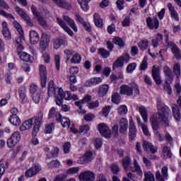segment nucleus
<instances>
[{
    "label": "nucleus",
    "instance_id": "f257e3e1",
    "mask_svg": "<svg viewBox=\"0 0 181 181\" xmlns=\"http://www.w3.org/2000/svg\"><path fill=\"white\" fill-rule=\"evenodd\" d=\"M157 108L158 112L153 115L150 118V122H151V127L154 132V135L156 138H158V141L162 142L165 139L160 133L158 132L159 129V122H160L163 127L165 128L169 127V117H170V109L169 107L165 105L162 102V99H157Z\"/></svg>",
    "mask_w": 181,
    "mask_h": 181
},
{
    "label": "nucleus",
    "instance_id": "f03ea898",
    "mask_svg": "<svg viewBox=\"0 0 181 181\" xmlns=\"http://www.w3.org/2000/svg\"><path fill=\"white\" fill-rule=\"evenodd\" d=\"M42 119H43V113L40 112L37 117H33L32 119L25 121L20 127V131H28L32 128V125H35L33 128V135L37 134L39 131V127L42 124Z\"/></svg>",
    "mask_w": 181,
    "mask_h": 181
},
{
    "label": "nucleus",
    "instance_id": "7ed1b4c3",
    "mask_svg": "<svg viewBox=\"0 0 181 181\" xmlns=\"http://www.w3.org/2000/svg\"><path fill=\"white\" fill-rule=\"evenodd\" d=\"M122 165L126 172L131 170L132 172H136L139 176H142V170L136 161H134V167H131V158L129 157H125L123 159Z\"/></svg>",
    "mask_w": 181,
    "mask_h": 181
},
{
    "label": "nucleus",
    "instance_id": "20e7f679",
    "mask_svg": "<svg viewBox=\"0 0 181 181\" xmlns=\"http://www.w3.org/2000/svg\"><path fill=\"white\" fill-rule=\"evenodd\" d=\"M134 91L135 94H139V88L138 87V85L135 83V82H133L128 85H122L120 87V94H124V95H127L129 97H131L132 94H134Z\"/></svg>",
    "mask_w": 181,
    "mask_h": 181
},
{
    "label": "nucleus",
    "instance_id": "39448f33",
    "mask_svg": "<svg viewBox=\"0 0 181 181\" xmlns=\"http://www.w3.org/2000/svg\"><path fill=\"white\" fill-rule=\"evenodd\" d=\"M48 95L49 97H55L56 98H63L64 91L62 88H56L54 82L51 81L48 86Z\"/></svg>",
    "mask_w": 181,
    "mask_h": 181
},
{
    "label": "nucleus",
    "instance_id": "423d86ee",
    "mask_svg": "<svg viewBox=\"0 0 181 181\" xmlns=\"http://www.w3.org/2000/svg\"><path fill=\"white\" fill-rule=\"evenodd\" d=\"M15 11L25 21V22L27 23L28 26H30L32 28L33 26V21H32V19H30V17L28 16V13L25 12V10L23 8H21L19 6H16L15 7Z\"/></svg>",
    "mask_w": 181,
    "mask_h": 181
},
{
    "label": "nucleus",
    "instance_id": "0eeeda50",
    "mask_svg": "<svg viewBox=\"0 0 181 181\" xmlns=\"http://www.w3.org/2000/svg\"><path fill=\"white\" fill-rule=\"evenodd\" d=\"M21 141V133L19 132H14L11 136L7 139L8 148H13L18 145Z\"/></svg>",
    "mask_w": 181,
    "mask_h": 181
},
{
    "label": "nucleus",
    "instance_id": "6e6552de",
    "mask_svg": "<svg viewBox=\"0 0 181 181\" xmlns=\"http://www.w3.org/2000/svg\"><path fill=\"white\" fill-rule=\"evenodd\" d=\"M129 60H131V58L128 54H124L118 57L113 63V70H115V69H118L119 67H124V63H129Z\"/></svg>",
    "mask_w": 181,
    "mask_h": 181
},
{
    "label": "nucleus",
    "instance_id": "1a4fd4ad",
    "mask_svg": "<svg viewBox=\"0 0 181 181\" xmlns=\"http://www.w3.org/2000/svg\"><path fill=\"white\" fill-rule=\"evenodd\" d=\"M31 11L33 13V15L37 19L39 23L41 25V26H46V20H45V18L43 17L45 16V13L39 12L37 11V8L35 6H31Z\"/></svg>",
    "mask_w": 181,
    "mask_h": 181
},
{
    "label": "nucleus",
    "instance_id": "9d476101",
    "mask_svg": "<svg viewBox=\"0 0 181 181\" xmlns=\"http://www.w3.org/2000/svg\"><path fill=\"white\" fill-rule=\"evenodd\" d=\"M49 45H50V35L42 33L41 35V39L40 40V49L42 50V52L46 51V49L49 47Z\"/></svg>",
    "mask_w": 181,
    "mask_h": 181
},
{
    "label": "nucleus",
    "instance_id": "9b49d317",
    "mask_svg": "<svg viewBox=\"0 0 181 181\" xmlns=\"http://www.w3.org/2000/svg\"><path fill=\"white\" fill-rule=\"evenodd\" d=\"M152 77L156 84L158 86L162 84V78H160V69L158 65H153L151 70Z\"/></svg>",
    "mask_w": 181,
    "mask_h": 181
},
{
    "label": "nucleus",
    "instance_id": "f8f14e48",
    "mask_svg": "<svg viewBox=\"0 0 181 181\" xmlns=\"http://www.w3.org/2000/svg\"><path fill=\"white\" fill-rule=\"evenodd\" d=\"M146 23L148 29L151 30H156L159 28V20L158 17H148L146 18Z\"/></svg>",
    "mask_w": 181,
    "mask_h": 181
},
{
    "label": "nucleus",
    "instance_id": "ddd939ff",
    "mask_svg": "<svg viewBox=\"0 0 181 181\" xmlns=\"http://www.w3.org/2000/svg\"><path fill=\"white\" fill-rule=\"evenodd\" d=\"M98 131H99L100 134L102 136L105 138H111V130L107 124L104 123H100L98 125Z\"/></svg>",
    "mask_w": 181,
    "mask_h": 181
},
{
    "label": "nucleus",
    "instance_id": "4468645a",
    "mask_svg": "<svg viewBox=\"0 0 181 181\" xmlns=\"http://www.w3.org/2000/svg\"><path fill=\"white\" fill-rule=\"evenodd\" d=\"M78 177L80 181H94L95 180V174L88 170L81 173Z\"/></svg>",
    "mask_w": 181,
    "mask_h": 181
},
{
    "label": "nucleus",
    "instance_id": "2eb2a0df",
    "mask_svg": "<svg viewBox=\"0 0 181 181\" xmlns=\"http://www.w3.org/2000/svg\"><path fill=\"white\" fill-rule=\"evenodd\" d=\"M93 159H94V154L90 151H87L83 156L78 158V163L79 165H84L85 163H89Z\"/></svg>",
    "mask_w": 181,
    "mask_h": 181
},
{
    "label": "nucleus",
    "instance_id": "dca6fc26",
    "mask_svg": "<svg viewBox=\"0 0 181 181\" xmlns=\"http://www.w3.org/2000/svg\"><path fill=\"white\" fill-rule=\"evenodd\" d=\"M42 170V167L39 164H34L33 166L26 171L25 177H33L35 175H37L39 172Z\"/></svg>",
    "mask_w": 181,
    "mask_h": 181
},
{
    "label": "nucleus",
    "instance_id": "f3484780",
    "mask_svg": "<svg viewBox=\"0 0 181 181\" xmlns=\"http://www.w3.org/2000/svg\"><path fill=\"white\" fill-rule=\"evenodd\" d=\"M161 173L160 171L158 170L156 173V177L158 181H165L168 180V177H169V174H168V167L164 166L161 169Z\"/></svg>",
    "mask_w": 181,
    "mask_h": 181
},
{
    "label": "nucleus",
    "instance_id": "a211bd4d",
    "mask_svg": "<svg viewBox=\"0 0 181 181\" xmlns=\"http://www.w3.org/2000/svg\"><path fill=\"white\" fill-rule=\"evenodd\" d=\"M2 31L1 33L5 39V40H11L12 39V35L8 27V23L6 21H3L1 23Z\"/></svg>",
    "mask_w": 181,
    "mask_h": 181
},
{
    "label": "nucleus",
    "instance_id": "6ab92c4d",
    "mask_svg": "<svg viewBox=\"0 0 181 181\" xmlns=\"http://www.w3.org/2000/svg\"><path fill=\"white\" fill-rule=\"evenodd\" d=\"M56 21L59 25V26L65 31L69 36H73L74 35V33L67 26V24H66V22L63 20V18H60L59 17H57Z\"/></svg>",
    "mask_w": 181,
    "mask_h": 181
},
{
    "label": "nucleus",
    "instance_id": "aec40b11",
    "mask_svg": "<svg viewBox=\"0 0 181 181\" xmlns=\"http://www.w3.org/2000/svg\"><path fill=\"white\" fill-rule=\"evenodd\" d=\"M143 149H144L146 152H151V153H156L158 152V147L153 146V144L149 141H144Z\"/></svg>",
    "mask_w": 181,
    "mask_h": 181
},
{
    "label": "nucleus",
    "instance_id": "412c9836",
    "mask_svg": "<svg viewBox=\"0 0 181 181\" xmlns=\"http://www.w3.org/2000/svg\"><path fill=\"white\" fill-rule=\"evenodd\" d=\"M166 43L168 46L170 47L172 53L174 54L175 57L177 59H181L180 49H179L176 44L174 42H168V40H166Z\"/></svg>",
    "mask_w": 181,
    "mask_h": 181
},
{
    "label": "nucleus",
    "instance_id": "4be33fe9",
    "mask_svg": "<svg viewBox=\"0 0 181 181\" xmlns=\"http://www.w3.org/2000/svg\"><path fill=\"white\" fill-rule=\"evenodd\" d=\"M163 71L165 76V83L167 84H171L173 81V74H172V70L168 66H164Z\"/></svg>",
    "mask_w": 181,
    "mask_h": 181
},
{
    "label": "nucleus",
    "instance_id": "5701e85b",
    "mask_svg": "<svg viewBox=\"0 0 181 181\" xmlns=\"http://www.w3.org/2000/svg\"><path fill=\"white\" fill-rule=\"evenodd\" d=\"M103 83V78L101 77H93L86 81L84 83L85 87H91L92 86H97Z\"/></svg>",
    "mask_w": 181,
    "mask_h": 181
},
{
    "label": "nucleus",
    "instance_id": "b1692460",
    "mask_svg": "<svg viewBox=\"0 0 181 181\" xmlns=\"http://www.w3.org/2000/svg\"><path fill=\"white\" fill-rule=\"evenodd\" d=\"M30 42L31 45H37L39 43V40H40V37L39 36V33L37 32L32 30L30 31Z\"/></svg>",
    "mask_w": 181,
    "mask_h": 181
},
{
    "label": "nucleus",
    "instance_id": "393cba45",
    "mask_svg": "<svg viewBox=\"0 0 181 181\" xmlns=\"http://www.w3.org/2000/svg\"><path fill=\"white\" fill-rule=\"evenodd\" d=\"M135 136H136V127H135V124H134V121H132V118L129 119V139L132 141L135 139Z\"/></svg>",
    "mask_w": 181,
    "mask_h": 181
},
{
    "label": "nucleus",
    "instance_id": "a878e982",
    "mask_svg": "<svg viewBox=\"0 0 181 181\" xmlns=\"http://www.w3.org/2000/svg\"><path fill=\"white\" fill-rule=\"evenodd\" d=\"M52 2L56 4L59 8H64V9H70L71 8V4L67 2L65 0H52Z\"/></svg>",
    "mask_w": 181,
    "mask_h": 181
},
{
    "label": "nucleus",
    "instance_id": "bb28decb",
    "mask_svg": "<svg viewBox=\"0 0 181 181\" xmlns=\"http://www.w3.org/2000/svg\"><path fill=\"white\" fill-rule=\"evenodd\" d=\"M64 21L68 23V25L73 29L74 32H78L77 25H76V23L74 22V20H73L71 18L69 17V16H63Z\"/></svg>",
    "mask_w": 181,
    "mask_h": 181
},
{
    "label": "nucleus",
    "instance_id": "cd10ccee",
    "mask_svg": "<svg viewBox=\"0 0 181 181\" xmlns=\"http://www.w3.org/2000/svg\"><path fill=\"white\" fill-rule=\"evenodd\" d=\"M173 111V115L176 121H180L181 119V114L180 110H179V106L177 105L174 104L171 107Z\"/></svg>",
    "mask_w": 181,
    "mask_h": 181
},
{
    "label": "nucleus",
    "instance_id": "c85d7f7f",
    "mask_svg": "<svg viewBox=\"0 0 181 181\" xmlns=\"http://www.w3.org/2000/svg\"><path fill=\"white\" fill-rule=\"evenodd\" d=\"M60 46H67V41L63 39H57L53 42V47L55 50L60 49Z\"/></svg>",
    "mask_w": 181,
    "mask_h": 181
},
{
    "label": "nucleus",
    "instance_id": "c756f323",
    "mask_svg": "<svg viewBox=\"0 0 181 181\" xmlns=\"http://www.w3.org/2000/svg\"><path fill=\"white\" fill-rule=\"evenodd\" d=\"M163 40V35L158 33L151 40V46H153V49H156L159 46V42H162Z\"/></svg>",
    "mask_w": 181,
    "mask_h": 181
},
{
    "label": "nucleus",
    "instance_id": "7c9ffc66",
    "mask_svg": "<svg viewBox=\"0 0 181 181\" xmlns=\"http://www.w3.org/2000/svg\"><path fill=\"white\" fill-rule=\"evenodd\" d=\"M167 6L171 15V18H173V19H175V21H179V14H177V12H176V10H175V7H173L172 4L168 3Z\"/></svg>",
    "mask_w": 181,
    "mask_h": 181
},
{
    "label": "nucleus",
    "instance_id": "2f4dec72",
    "mask_svg": "<svg viewBox=\"0 0 181 181\" xmlns=\"http://www.w3.org/2000/svg\"><path fill=\"white\" fill-rule=\"evenodd\" d=\"M59 118H57V121H59L61 122L63 128H69L70 127V119L66 117H62V115L58 114Z\"/></svg>",
    "mask_w": 181,
    "mask_h": 181
},
{
    "label": "nucleus",
    "instance_id": "473e14b6",
    "mask_svg": "<svg viewBox=\"0 0 181 181\" xmlns=\"http://www.w3.org/2000/svg\"><path fill=\"white\" fill-rule=\"evenodd\" d=\"M18 54L23 62H27L28 63L33 62V57L26 52H20Z\"/></svg>",
    "mask_w": 181,
    "mask_h": 181
},
{
    "label": "nucleus",
    "instance_id": "72a5a7b5",
    "mask_svg": "<svg viewBox=\"0 0 181 181\" xmlns=\"http://www.w3.org/2000/svg\"><path fill=\"white\" fill-rule=\"evenodd\" d=\"M88 2H90V0H78V3L83 12H88L90 11Z\"/></svg>",
    "mask_w": 181,
    "mask_h": 181
},
{
    "label": "nucleus",
    "instance_id": "f704fd0d",
    "mask_svg": "<svg viewBox=\"0 0 181 181\" xmlns=\"http://www.w3.org/2000/svg\"><path fill=\"white\" fill-rule=\"evenodd\" d=\"M18 93L21 103H26V88L21 86Z\"/></svg>",
    "mask_w": 181,
    "mask_h": 181
},
{
    "label": "nucleus",
    "instance_id": "c9c22d12",
    "mask_svg": "<svg viewBox=\"0 0 181 181\" xmlns=\"http://www.w3.org/2000/svg\"><path fill=\"white\" fill-rule=\"evenodd\" d=\"M139 112L143 118V121L144 122H148V110H146V107L144 106L139 107Z\"/></svg>",
    "mask_w": 181,
    "mask_h": 181
},
{
    "label": "nucleus",
    "instance_id": "e433bc0d",
    "mask_svg": "<svg viewBox=\"0 0 181 181\" xmlns=\"http://www.w3.org/2000/svg\"><path fill=\"white\" fill-rule=\"evenodd\" d=\"M93 21L95 26H98V28L103 27V18L100 16V14H98V13H95L93 14Z\"/></svg>",
    "mask_w": 181,
    "mask_h": 181
},
{
    "label": "nucleus",
    "instance_id": "4c0bfd02",
    "mask_svg": "<svg viewBox=\"0 0 181 181\" xmlns=\"http://www.w3.org/2000/svg\"><path fill=\"white\" fill-rule=\"evenodd\" d=\"M8 121L12 125H14L15 127L21 125V119L18 115H11Z\"/></svg>",
    "mask_w": 181,
    "mask_h": 181
},
{
    "label": "nucleus",
    "instance_id": "58836bf2",
    "mask_svg": "<svg viewBox=\"0 0 181 181\" xmlns=\"http://www.w3.org/2000/svg\"><path fill=\"white\" fill-rule=\"evenodd\" d=\"M119 127V130L122 134L127 132V129H128V120H127V119H122L120 120Z\"/></svg>",
    "mask_w": 181,
    "mask_h": 181
},
{
    "label": "nucleus",
    "instance_id": "ea45409f",
    "mask_svg": "<svg viewBox=\"0 0 181 181\" xmlns=\"http://www.w3.org/2000/svg\"><path fill=\"white\" fill-rule=\"evenodd\" d=\"M108 90H110V86L107 84H104L99 88L98 95L100 97H104L105 94L108 93Z\"/></svg>",
    "mask_w": 181,
    "mask_h": 181
},
{
    "label": "nucleus",
    "instance_id": "a19ab883",
    "mask_svg": "<svg viewBox=\"0 0 181 181\" xmlns=\"http://www.w3.org/2000/svg\"><path fill=\"white\" fill-rule=\"evenodd\" d=\"M162 156L164 159L172 158V153H170V149H169V147L166 146H163L162 151Z\"/></svg>",
    "mask_w": 181,
    "mask_h": 181
},
{
    "label": "nucleus",
    "instance_id": "79ce46f5",
    "mask_svg": "<svg viewBox=\"0 0 181 181\" xmlns=\"http://www.w3.org/2000/svg\"><path fill=\"white\" fill-rule=\"evenodd\" d=\"M6 168H8V162L5 160L0 161V180L2 178V176H4Z\"/></svg>",
    "mask_w": 181,
    "mask_h": 181
},
{
    "label": "nucleus",
    "instance_id": "37998d69",
    "mask_svg": "<svg viewBox=\"0 0 181 181\" xmlns=\"http://www.w3.org/2000/svg\"><path fill=\"white\" fill-rule=\"evenodd\" d=\"M71 63L78 64L81 62V55L78 53H75L73 54L71 59H70Z\"/></svg>",
    "mask_w": 181,
    "mask_h": 181
},
{
    "label": "nucleus",
    "instance_id": "c03bdc74",
    "mask_svg": "<svg viewBox=\"0 0 181 181\" xmlns=\"http://www.w3.org/2000/svg\"><path fill=\"white\" fill-rule=\"evenodd\" d=\"M138 46L141 50H146V49H148V46H149V41L148 40H141L139 42Z\"/></svg>",
    "mask_w": 181,
    "mask_h": 181
},
{
    "label": "nucleus",
    "instance_id": "a18cd8bd",
    "mask_svg": "<svg viewBox=\"0 0 181 181\" xmlns=\"http://www.w3.org/2000/svg\"><path fill=\"white\" fill-rule=\"evenodd\" d=\"M98 54H100L103 59H107L110 57V52L107 51V49L104 48H99L98 49Z\"/></svg>",
    "mask_w": 181,
    "mask_h": 181
},
{
    "label": "nucleus",
    "instance_id": "49530a36",
    "mask_svg": "<svg viewBox=\"0 0 181 181\" xmlns=\"http://www.w3.org/2000/svg\"><path fill=\"white\" fill-rule=\"evenodd\" d=\"M43 95H45V93L40 91L33 97V100L34 103H35V104H39V103H40V99L43 98Z\"/></svg>",
    "mask_w": 181,
    "mask_h": 181
},
{
    "label": "nucleus",
    "instance_id": "de8ad7c7",
    "mask_svg": "<svg viewBox=\"0 0 181 181\" xmlns=\"http://www.w3.org/2000/svg\"><path fill=\"white\" fill-rule=\"evenodd\" d=\"M13 25L19 33L20 36H23V29H22V25H21V24L16 21H13Z\"/></svg>",
    "mask_w": 181,
    "mask_h": 181
},
{
    "label": "nucleus",
    "instance_id": "09e8293b",
    "mask_svg": "<svg viewBox=\"0 0 181 181\" xmlns=\"http://www.w3.org/2000/svg\"><path fill=\"white\" fill-rule=\"evenodd\" d=\"M80 172V168L78 167H73L69 169H68L66 172V175H69V176H73L74 175H77Z\"/></svg>",
    "mask_w": 181,
    "mask_h": 181
},
{
    "label": "nucleus",
    "instance_id": "8fccbe9b",
    "mask_svg": "<svg viewBox=\"0 0 181 181\" xmlns=\"http://www.w3.org/2000/svg\"><path fill=\"white\" fill-rule=\"evenodd\" d=\"M144 181H155V176L153 173L151 171L146 172L144 173Z\"/></svg>",
    "mask_w": 181,
    "mask_h": 181
},
{
    "label": "nucleus",
    "instance_id": "3c124183",
    "mask_svg": "<svg viewBox=\"0 0 181 181\" xmlns=\"http://www.w3.org/2000/svg\"><path fill=\"white\" fill-rule=\"evenodd\" d=\"M146 69H148V57H144L140 64L139 69L145 71Z\"/></svg>",
    "mask_w": 181,
    "mask_h": 181
},
{
    "label": "nucleus",
    "instance_id": "603ef678",
    "mask_svg": "<svg viewBox=\"0 0 181 181\" xmlns=\"http://www.w3.org/2000/svg\"><path fill=\"white\" fill-rule=\"evenodd\" d=\"M59 114H60V113L56 112L55 107H52L49 111L48 118H53L54 117H55L56 119H57V118H59Z\"/></svg>",
    "mask_w": 181,
    "mask_h": 181
},
{
    "label": "nucleus",
    "instance_id": "864d4df0",
    "mask_svg": "<svg viewBox=\"0 0 181 181\" xmlns=\"http://www.w3.org/2000/svg\"><path fill=\"white\" fill-rule=\"evenodd\" d=\"M138 124H139L141 127V129L144 134V135H149V130L148 129V126L146 124L141 123V119H138Z\"/></svg>",
    "mask_w": 181,
    "mask_h": 181
},
{
    "label": "nucleus",
    "instance_id": "5fc2aeb1",
    "mask_svg": "<svg viewBox=\"0 0 181 181\" xmlns=\"http://www.w3.org/2000/svg\"><path fill=\"white\" fill-rule=\"evenodd\" d=\"M119 101H121V96H119L118 93H115L112 95V103H114L115 104H119Z\"/></svg>",
    "mask_w": 181,
    "mask_h": 181
},
{
    "label": "nucleus",
    "instance_id": "6e6d98bb",
    "mask_svg": "<svg viewBox=\"0 0 181 181\" xmlns=\"http://www.w3.org/2000/svg\"><path fill=\"white\" fill-rule=\"evenodd\" d=\"M136 69V63L135 62H132L130 63L127 67V73H134V70H135Z\"/></svg>",
    "mask_w": 181,
    "mask_h": 181
},
{
    "label": "nucleus",
    "instance_id": "4d7b16f0",
    "mask_svg": "<svg viewBox=\"0 0 181 181\" xmlns=\"http://www.w3.org/2000/svg\"><path fill=\"white\" fill-rule=\"evenodd\" d=\"M114 43H115V45H117V46H119V47H124V46H125V43L124 42V40H122V39L118 37H115L114 39Z\"/></svg>",
    "mask_w": 181,
    "mask_h": 181
},
{
    "label": "nucleus",
    "instance_id": "13d9d810",
    "mask_svg": "<svg viewBox=\"0 0 181 181\" xmlns=\"http://www.w3.org/2000/svg\"><path fill=\"white\" fill-rule=\"evenodd\" d=\"M39 71L40 77H47V72L46 71V66L40 65Z\"/></svg>",
    "mask_w": 181,
    "mask_h": 181
},
{
    "label": "nucleus",
    "instance_id": "bf43d9fd",
    "mask_svg": "<svg viewBox=\"0 0 181 181\" xmlns=\"http://www.w3.org/2000/svg\"><path fill=\"white\" fill-rule=\"evenodd\" d=\"M173 71L175 73L177 78L180 77V64H175L173 67Z\"/></svg>",
    "mask_w": 181,
    "mask_h": 181
},
{
    "label": "nucleus",
    "instance_id": "052dcab7",
    "mask_svg": "<svg viewBox=\"0 0 181 181\" xmlns=\"http://www.w3.org/2000/svg\"><path fill=\"white\" fill-rule=\"evenodd\" d=\"M111 171L114 173V175H117L119 172V166L117 164L113 163L110 165Z\"/></svg>",
    "mask_w": 181,
    "mask_h": 181
},
{
    "label": "nucleus",
    "instance_id": "680f3d73",
    "mask_svg": "<svg viewBox=\"0 0 181 181\" xmlns=\"http://www.w3.org/2000/svg\"><path fill=\"white\" fill-rule=\"evenodd\" d=\"M42 59L44 63H50V54L49 52H44L42 54Z\"/></svg>",
    "mask_w": 181,
    "mask_h": 181
},
{
    "label": "nucleus",
    "instance_id": "e2e57ef3",
    "mask_svg": "<svg viewBox=\"0 0 181 181\" xmlns=\"http://www.w3.org/2000/svg\"><path fill=\"white\" fill-rule=\"evenodd\" d=\"M70 148H71V144H70V142L69 141L65 142L63 146L64 153H69V152H70Z\"/></svg>",
    "mask_w": 181,
    "mask_h": 181
},
{
    "label": "nucleus",
    "instance_id": "0e129e2a",
    "mask_svg": "<svg viewBox=\"0 0 181 181\" xmlns=\"http://www.w3.org/2000/svg\"><path fill=\"white\" fill-rule=\"evenodd\" d=\"M123 28H127L131 25V18L129 17H125L122 22Z\"/></svg>",
    "mask_w": 181,
    "mask_h": 181
},
{
    "label": "nucleus",
    "instance_id": "69168bd1",
    "mask_svg": "<svg viewBox=\"0 0 181 181\" xmlns=\"http://www.w3.org/2000/svg\"><path fill=\"white\" fill-rule=\"evenodd\" d=\"M124 4H125V1L124 0H117V1L116 2V5H117V9H119V11H122V9H124Z\"/></svg>",
    "mask_w": 181,
    "mask_h": 181
},
{
    "label": "nucleus",
    "instance_id": "338daca9",
    "mask_svg": "<svg viewBox=\"0 0 181 181\" xmlns=\"http://www.w3.org/2000/svg\"><path fill=\"white\" fill-rule=\"evenodd\" d=\"M54 62L57 70H59L60 69V55L55 54L54 56Z\"/></svg>",
    "mask_w": 181,
    "mask_h": 181
},
{
    "label": "nucleus",
    "instance_id": "774afa93",
    "mask_svg": "<svg viewBox=\"0 0 181 181\" xmlns=\"http://www.w3.org/2000/svg\"><path fill=\"white\" fill-rule=\"evenodd\" d=\"M53 129H54V124H53V123L47 124L45 127V132H46V134H50L51 132H53Z\"/></svg>",
    "mask_w": 181,
    "mask_h": 181
}]
</instances>
